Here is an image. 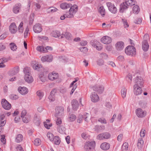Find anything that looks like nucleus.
Instances as JSON below:
<instances>
[{
  "label": "nucleus",
  "instance_id": "f257e3e1",
  "mask_svg": "<svg viewBox=\"0 0 151 151\" xmlns=\"http://www.w3.org/2000/svg\"><path fill=\"white\" fill-rule=\"evenodd\" d=\"M60 6L63 9H67L70 8L69 10V14H65L66 17L67 18H72L74 14L78 10V6L76 4L72 6L71 4L63 3L60 4Z\"/></svg>",
  "mask_w": 151,
  "mask_h": 151
},
{
  "label": "nucleus",
  "instance_id": "f03ea898",
  "mask_svg": "<svg viewBox=\"0 0 151 151\" xmlns=\"http://www.w3.org/2000/svg\"><path fill=\"white\" fill-rule=\"evenodd\" d=\"M23 71L25 74L24 79L25 81L29 83L32 82L33 79L31 75L29 68L26 67L24 68Z\"/></svg>",
  "mask_w": 151,
  "mask_h": 151
},
{
  "label": "nucleus",
  "instance_id": "7ed1b4c3",
  "mask_svg": "<svg viewBox=\"0 0 151 151\" xmlns=\"http://www.w3.org/2000/svg\"><path fill=\"white\" fill-rule=\"evenodd\" d=\"M95 142L94 141L87 142L84 146L85 151H91L93 150L95 147Z\"/></svg>",
  "mask_w": 151,
  "mask_h": 151
},
{
  "label": "nucleus",
  "instance_id": "20e7f679",
  "mask_svg": "<svg viewBox=\"0 0 151 151\" xmlns=\"http://www.w3.org/2000/svg\"><path fill=\"white\" fill-rule=\"evenodd\" d=\"M125 53L128 55L133 56L135 55L136 54L135 48L132 46H129L125 49Z\"/></svg>",
  "mask_w": 151,
  "mask_h": 151
},
{
  "label": "nucleus",
  "instance_id": "39448f33",
  "mask_svg": "<svg viewBox=\"0 0 151 151\" xmlns=\"http://www.w3.org/2000/svg\"><path fill=\"white\" fill-rule=\"evenodd\" d=\"M106 5L109 10L112 13L115 14L117 13V9L114 4L109 2L106 3Z\"/></svg>",
  "mask_w": 151,
  "mask_h": 151
},
{
  "label": "nucleus",
  "instance_id": "423d86ee",
  "mask_svg": "<svg viewBox=\"0 0 151 151\" xmlns=\"http://www.w3.org/2000/svg\"><path fill=\"white\" fill-rule=\"evenodd\" d=\"M135 82L136 84L134 86V87L137 88L138 86H142L144 83L143 78L140 76H138L136 78Z\"/></svg>",
  "mask_w": 151,
  "mask_h": 151
},
{
  "label": "nucleus",
  "instance_id": "0eeeda50",
  "mask_svg": "<svg viewBox=\"0 0 151 151\" xmlns=\"http://www.w3.org/2000/svg\"><path fill=\"white\" fill-rule=\"evenodd\" d=\"M1 104L2 107L6 110H9L11 107V104L5 99H2Z\"/></svg>",
  "mask_w": 151,
  "mask_h": 151
},
{
  "label": "nucleus",
  "instance_id": "6e6552de",
  "mask_svg": "<svg viewBox=\"0 0 151 151\" xmlns=\"http://www.w3.org/2000/svg\"><path fill=\"white\" fill-rule=\"evenodd\" d=\"M55 116H62L64 113V108L61 106H57L55 109Z\"/></svg>",
  "mask_w": 151,
  "mask_h": 151
},
{
  "label": "nucleus",
  "instance_id": "1a4fd4ad",
  "mask_svg": "<svg viewBox=\"0 0 151 151\" xmlns=\"http://www.w3.org/2000/svg\"><path fill=\"white\" fill-rule=\"evenodd\" d=\"M37 50L38 51L45 53L47 52L48 50H52V47L50 46H47L46 47H44L43 46H38L37 47Z\"/></svg>",
  "mask_w": 151,
  "mask_h": 151
},
{
  "label": "nucleus",
  "instance_id": "9d476101",
  "mask_svg": "<svg viewBox=\"0 0 151 151\" xmlns=\"http://www.w3.org/2000/svg\"><path fill=\"white\" fill-rule=\"evenodd\" d=\"M91 45L98 50H101L102 48V46L100 43L96 40L92 41L90 42Z\"/></svg>",
  "mask_w": 151,
  "mask_h": 151
},
{
  "label": "nucleus",
  "instance_id": "9b49d317",
  "mask_svg": "<svg viewBox=\"0 0 151 151\" xmlns=\"http://www.w3.org/2000/svg\"><path fill=\"white\" fill-rule=\"evenodd\" d=\"M137 115L139 117L142 118L144 117L146 115L145 111H143L141 108H138L136 110Z\"/></svg>",
  "mask_w": 151,
  "mask_h": 151
},
{
  "label": "nucleus",
  "instance_id": "f8f14e48",
  "mask_svg": "<svg viewBox=\"0 0 151 151\" xmlns=\"http://www.w3.org/2000/svg\"><path fill=\"white\" fill-rule=\"evenodd\" d=\"M110 137V134L106 132L99 134L97 136V138L101 140L109 139Z\"/></svg>",
  "mask_w": 151,
  "mask_h": 151
},
{
  "label": "nucleus",
  "instance_id": "ddd939ff",
  "mask_svg": "<svg viewBox=\"0 0 151 151\" xmlns=\"http://www.w3.org/2000/svg\"><path fill=\"white\" fill-rule=\"evenodd\" d=\"M34 32L37 33H39L42 31V29L41 24L38 23L36 24L33 27Z\"/></svg>",
  "mask_w": 151,
  "mask_h": 151
},
{
  "label": "nucleus",
  "instance_id": "4468645a",
  "mask_svg": "<svg viewBox=\"0 0 151 151\" xmlns=\"http://www.w3.org/2000/svg\"><path fill=\"white\" fill-rule=\"evenodd\" d=\"M101 41L104 44H109L111 42V39L108 36H104L101 39Z\"/></svg>",
  "mask_w": 151,
  "mask_h": 151
},
{
  "label": "nucleus",
  "instance_id": "2eb2a0df",
  "mask_svg": "<svg viewBox=\"0 0 151 151\" xmlns=\"http://www.w3.org/2000/svg\"><path fill=\"white\" fill-rule=\"evenodd\" d=\"M93 90L98 92L99 93H102L104 89V87L102 86H95L93 87Z\"/></svg>",
  "mask_w": 151,
  "mask_h": 151
},
{
  "label": "nucleus",
  "instance_id": "dca6fc26",
  "mask_svg": "<svg viewBox=\"0 0 151 151\" xmlns=\"http://www.w3.org/2000/svg\"><path fill=\"white\" fill-rule=\"evenodd\" d=\"M19 92L22 95H25L27 94L28 92V89L26 87L19 86L18 88Z\"/></svg>",
  "mask_w": 151,
  "mask_h": 151
},
{
  "label": "nucleus",
  "instance_id": "f3484780",
  "mask_svg": "<svg viewBox=\"0 0 151 151\" xmlns=\"http://www.w3.org/2000/svg\"><path fill=\"white\" fill-rule=\"evenodd\" d=\"M142 47L145 52L147 51L149 48V45L147 40H143L142 42Z\"/></svg>",
  "mask_w": 151,
  "mask_h": 151
},
{
  "label": "nucleus",
  "instance_id": "a211bd4d",
  "mask_svg": "<svg viewBox=\"0 0 151 151\" xmlns=\"http://www.w3.org/2000/svg\"><path fill=\"white\" fill-rule=\"evenodd\" d=\"M10 31L12 33H15L17 30V28L14 23L11 24L9 27Z\"/></svg>",
  "mask_w": 151,
  "mask_h": 151
},
{
  "label": "nucleus",
  "instance_id": "6ab92c4d",
  "mask_svg": "<svg viewBox=\"0 0 151 151\" xmlns=\"http://www.w3.org/2000/svg\"><path fill=\"white\" fill-rule=\"evenodd\" d=\"M116 47L118 50H121L123 49L124 46V43L122 41H119L117 42L115 45Z\"/></svg>",
  "mask_w": 151,
  "mask_h": 151
},
{
  "label": "nucleus",
  "instance_id": "aec40b11",
  "mask_svg": "<svg viewBox=\"0 0 151 151\" xmlns=\"http://www.w3.org/2000/svg\"><path fill=\"white\" fill-rule=\"evenodd\" d=\"M71 103L73 109L74 111H76L79 106L78 101L76 99H73Z\"/></svg>",
  "mask_w": 151,
  "mask_h": 151
},
{
  "label": "nucleus",
  "instance_id": "412c9836",
  "mask_svg": "<svg viewBox=\"0 0 151 151\" xmlns=\"http://www.w3.org/2000/svg\"><path fill=\"white\" fill-rule=\"evenodd\" d=\"M91 101L94 102L97 101L99 99L98 96L96 93L95 92L92 93L91 95Z\"/></svg>",
  "mask_w": 151,
  "mask_h": 151
},
{
  "label": "nucleus",
  "instance_id": "4be33fe9",
  "mask_svg": "<svg viewBox=\"0 0 151 151\" xmlns=\"http://www.w3.org/2000/svg\"><path fill=\"white\" fill-rule=\"evenodd\" d=\"M19 71V68L18 67L14 68L9 72V74L10 76H13L17 74Z\"/></svg>",
  "mask_w": 151,
  "mask_h": 151
},
{
  "label": "nucleus",
  "instance_id": "5701e85b",
  "mask_svg": "<svg viewBox=\"0 0 151 151\" xmlns=\"http://www.w3.org/2000/svg\"><path fill=\"white\" fill-rule=\"evenodd\" d=\"M21 7V4L20 3L16 4L13 8V12L17 14L19 12V10Z\"/></svg>",
  "mask_w": 151,
  "mask_h": 151
},
{
  "label": "nucleus",
  "instance_id": "b1692460",
  "mask_svg": "<svg viewBox=\"0 0 151 151\" xmlns=\"http://www.w3.org/2000/svg\"><path fill=\"white\" fill-rule=\"evenodd\" d=\"M40 118L37 114H35L34 116L33 122L37 126H39L40 124Z\"/></svg>",
  "mask_w": 151,
  "mask_h": 151
},
{
  "label": "nucleus",
  "instance_id": "393cba45",
  "mask_svg": "<svg viewBox=\"0 0 151 151\" xmlns=\"http://www.w3.org/2000/svg\"><path fill=\"white\" fill-rule=\"evenodd\" d=\"M65 37V38L68 40H70L71 39V35L68 32H66L63 33L61 36L60 38H62Z\"/></svg>",
  "mask_w": 151,
  "mask_h": 151
},
{
  "label": "nucleus",
  "instance_id": "a878e982",
  "mask_svg": "<svg viewBox=\"0 0 151 151\" xmlns=\"http://www.w3.org/2000/svg\"><path fill=\"white\" fill-rule=\"evenodd\" d=\"M100 147L102 149L104 150H107L109 148L110 145L109 143L105 142L101 145Z\"/></svg>",
  "mask_w": 151,
  "mask_h": 151
},
{
  "label": "nucleus",
  "instance_id": "bb28decb",
  "mask_svg": "<svg viewBox=\"0 0 151 151\" xmlns=\"http://www.w3.org/2000/svg\"><path fill=\"white\" fill-rule=\"evenodd\" d=\"M120 6L119 11L120 12L122 13L124 11L128 8V6L126 4L125 2L122 3L120 5Z\"/></svg>",
  "mask_w": 151,
  "mask_h": 151
},
{
  "label": "nucleus",
  "instance_id": "cd10ccee",
  "mask_svg": "<svg viewBox=\"0 0 151 151\" xmlns=\"http://www.w3.org/2000/svg\"><path fill=\"white\" fill-rule=\"evenodd\" d=\"M58 74L54 73L52 74H49L48 76V78L51 80L53 81L58 78Z\"/></svg>",
  "mask_w": 151,
  "mask_h": 151
},
{
  "label": "nucleus",
  "instance_id": "c85d7f7f",
  "mask_svg": "<svg viewBox=\"0 0 151 151\" xmlns=\"http://www.w3.org/2000/svg\"><path fill=\"white\" fill-rule=\"evenodd\" d=\"M134 93L138 95L142 93V90L141 88L139 86H138L137 88L134 87Z\"/></svg>",
  "mask_w": 151,
  "mask_h": 151
},
{
  "label": "nucleus",
  "instance_id": "c756f323",
  "mask_svg": "<svg viewBox=\"0 0 151 151\" xmlns=\"http://www.w3.org/2000/svg\"><path fill=\"white\" fill-rule=\"evenodd\" d=\"M57 128L58 132L61 134H63L65 130V127L63 125L58 126Z\"/></svg>",
  "mask_w": 151,
  "mask_h": 151
},
{
  "label": "nucleus",
  "instance_id": "7c9ffc66",
  "mask_svg": "<svg viewBox=\"0 0 151 151\" xmlns=\"http://www.w3.org/2000/svg\"><path fill=\"white\" fill-rule=\"evenodd\" d=\"M53 140L52 141H53L54 143L56 145H59L60 142V139L58 136L54 137Z\"/></svg>",
  "mask_w": 151,
  "mask_h": 151
},
{
  "label": "nucleus",
  "instance_id": "2f4dec72",
  "mask_svg": "<svg viewBox=\"0 0 151 151\" xmlns=\"http://www.w3.org/2000/svg\"><path fill=\"white\" fill-rule=\"evenodd\" d=\"M88 115V114L86 113H85L83 115H80L79 116L78 118L79 119H80L81 120H82L83 119H84L86 121H88V116H87V115Z\"/></svg>",
  "mask_w": 151,
  "mask_h": 151
},
{
  "label": "nucleus",
  "instance_id": "473e14b6",
  "mask_svg": "<svg viewBox=\"0 0 151 151\" xmlns=\"http://www.w3.org/2000/svg\"><path fill=\"white\" fill-rule=\"evenodd\" d=\"M23 139V136L22 134H18L16 138L15 141L17 143L21 142Z\"/></svg>",
  "mask_w": 151,
  "mask_h": 151
},
{
  "label": "nucleus",
  "instance_id": "72a5a7b5",
  "mask_svg": "<svg viewBox=\"0 0 151 151\" xmlns=\"http://www.w3.org/2000/svg\"><path fill=\"white\" fill-rule=\"evenodd\" d=\"M52 35L55 37H58L60 36V32L58 31H53L52 33Z\"/></svg>",
  "mask_w": 151,
  "mask_h": 151
},
{
  "label": "nucleus",
  "instance_id": "f704fd0d",
  "mask_svg": "<svg viewBox=\"0 0 151 151\" xmlns=\"http://www.w3.org/2000/svg\"><path fill=\"white\" fill-rule=\"evenodd\" d=\"M143 144V141L142 138H139L137 142V146L138 148L140 149L142 148Z\"/></svg>",
  "mask_w": 151,
  "mask_h": 151
},
{
  "label": "nucleus",
  "instance_id": "c9c22d12",
  "mask_svg": "<svg viewBox=\"0 0 151 151\" xmlns=\"http://www.w3.org/2000/svg\"><path fill=\"white\" fill-rule=\"evenodd\" d=\"M126 4L128 6H131L135 4V2L133 0H125Z\"/></svg>",
  "mask_w": 151,
  "mask_h": 151
},
{
  "label": "nucleus",
  "instance_id": "e433bc0d",
  "mask_svg": "<svg viewBox=\"0 0 151 151\" xmlns=\"http://www.w3.org/2000/svg\"><path fill=\"white\" fill-rule=\"evenodd\" d=\"M57 9L54 7H51L47 9V13H53L56 12Z\"/></svg>",
  "mask_w": 151,
  "mask_h": 151
},
{
  "label": "nucleus",
  "instance_id": "4c0bfd02",
  "mask_svg": "<svg viewBox=\"0 0 151 151\" xmlns=\"http://www.w3.org/2000/svg\"><path fill=\"white\" fill-rule=\"evenodd\" d=\"M104 127L103 125L99 126L98 125H96L95 126L94 129L95 131L97 132H99L102 129H104Z\"/></svg>",
  "mask_w": 151,
  "mask_h": 151
},
{
  "label": "nucleus",
  "instance_id": "58836bf2",
  "mask_svg": "<svg viewBox=\"0 0 151 151\" xmlns=\"http://www.w3.org/2000/svg\"><path fill=\"white\" fill-rule=\"evenodd\" d=\"M128 144L127 142H125L123 143L122 147V150L123 151H126L128 149Z\"/></svg>",
  "mask_w": 151,
  "mask_h": 151
},
{
  "label": "nucleus",
  "instance_id": "ea45409f",
  "mask_svg": "<svg viewBox=\"0 0 151 151\" xmlns=\"http://www.w3.org/2000/svg\"><path fill=\"white\" fill-rule=\"evenodd\" d=\"M133 12L134 13L137 14L139 11V6L137 5H135L133 8Z\"/></svg>",
  "mask_w": 151,
  "mask_h": 151
},
{
  "label": "nucleus",
  "instance_id": "a19ab883",
  "mask_svg": "<svg viewBox=\"0 0 151 151\" xmlns=\"http://www.w3.org/2000/svg\"><path fill=\"white\" fill-rule=\"evenodd\" d=\"M127 89L124 88H123L121 91V94L122 97L124 98L126 97L127 92Z\"/></svg>",
  "mask_w": 151,
  "mask_h": 151
},
{
  "label": "nucleus",
  "instance_id": "79ce46f5",
  "mask_svg": "<svg viewBox=\"0 0 151 151\" xmlns=\"http://www.w3.org/2000/svg\"><path fill=\"white\" fill-rule=\"evenodd\" d=\"M33 68L35 70H37L39 71L41 70H42V66L41 65H40L39 64H35L33 65Z\"/></svg>",
  "mask_w": 151,
  "mask_h": 151
},
{
  "label": "nucleus",
  "instance_id": "37998d69",
  "mask_svg": "<svg viewBox=\"0 0 151 151\" xmlns=\"http://www.w3.org/2000/svg\"><path fill=\"white\" fill-rule=\"evenodd\" d=\"M99 12H100L102 17L104 16L105 14V10L103 6L100 7L99 10Z\"/></svg>",
  "mask_w": 151,
  "mask_h": 151
},
{
  "label": "nucleus",
  "instance_id": "c03bdc74",
  "mask_svg": "<svg viewBox=\"0 0 151 151\" xmlns=\"http://www.w3.org/2000/svg\"><path fill=\"white\" fill-rule=\"evenodd\" d=\"M22 118L23 121L24 123H27L29 122L30 120V116H29L26 115Z\"/></svg>",
  "mask_w": 151,
  "mask_h": 151
},
{
  "label": "nucleus",
  "instance_id": "a18cd8bd",
  "mask_svg": "<svg viewBox=\"0 0 151 151\" xmlns=\"http://www.w3.org/2000/svg\"><path fill=\"white\" fill-rule=\"evenodd\" d=\"M35 14L32 13L31 14L29 18V23L30 24H32L34 19Z\"/></svg>",
  "mask_w": 151,
  "mask_h": 151
},
{
  "label": "nucleus",
  "instance_id": "49530a36",
  "mask_svg": "<svg viewBox=\"0 0 151 151\" xmlns=\"http://www.w3.org/2000/svg\"><path fill=\"white\" fill-rule=\"evenodd\" d=\"M23 23L22 22L20 23L19 26V27H18V31H19V32H20V33H22L23 32V29H24L23 28Z\"/></svg>",
  "mask_w": 151,
  "mask_h": 151
},
{
  "label": "nucleus",
  "instance_id": "de8ad7c7",
  "mask_svg": "<svg viewBox=\"0 0 151 151\" xmlns=\"http://www.w3.org/2000/svg\"><path fill=\"white\" fill-rule=\"evenodd\" d=\"M10 48L12 50L14 51L17 49V46L15 44L13 43H11L10 44Z\"/></svg>",
  "mask_w": 151,
  "mask_h": 151
},
{
  "label": "nucleus",
  "instance_id": "09e8293b",
  "mask_svg": "<svg viewBox=\"0 0 151 151\" xmlns=\"http://www.w3.org/2000/svg\"><path fill=\"white\" fill-rule=\"evenodd\" d=\"M41 140L39 138H37L34 141V144L36 146H39L41 144Z\"/></svg>",
  "mask_w": 151,
  "mask_h": 151
},
{
  "label": "nucleus",
  "instance_id": "8fccbe9b",
  "mask_svg": "<svg viewBox=\"0 0 151 151\" xmlns=\"http://www.w3.org/2000/svg\"><path fill=\"white\" fill-rule=\"evenodd\" d=\"M47 137L49 139L50 141L53 140V139L54 138L53 134L51 133H48L47 134Z\"/></svg>",
  "mask_w": 151,
  "mask_h": 151
},
{
  "label": "nucleus",
  "instance_id": "3c124183",
  "mask_svg": "<svg viewBox=\"0 0 151 151\" xmlns=\"http://www.w3.org/2000/svg\"><path fill=\"white\" fill-rule=\"evenodd\" d=\"M36 94L37 96L39 97V100H40L43 97V93L39 91L37 92Z\"/></svg>",
  "mask_w": 151,
  "mask_h": 151
},
{
  "label": "nucleus",
  "instance_id": "603ef678",
  "mask_svg": "<svg viewBox=\"0 0 151 151\" xmlns=\"http://www.w3.org/2000/svg\"><path fill=\"white\" fill-rule=\"evenodd\" d=\"M122 20L123 22V24H124V27L125 28L128 27H129V25L127 22V20L126 19H122Z\"/></svg>",
  "mask_w": 151,
  "mask_h": 151
},
{
  "label": "nucleus",
  "instance_id": "864d4df0",
  "mask_svg": "<svg viewBox=\"0 0 151 151\" xmlns=\"http://www.w3.org/2000/svg\"><path fill=\"white\" fill-rule=\"evenodd\" d=\"M44 124L45 127L48 129H50V127L52 126V124H48L46 122H44Z\"/></svg>",
  "mask_w": 151,
  "mask_h": 151
},
{
  "label": "nucleus",
  "instance_id": "5fc2aeb1",
  "mask_svg": "<svg viewBox=\"0 0 151 151\" xmlns=\"http://www.w3.org/2000/svg\"><path fill=\"white\" fill-rule=\"evenodd\" d=\"M70 121H73L76 119V116L74 114H72L70 115L69 116Z\"/></svg>",
  "mask_w": 151,
  "mask_h": 151
},
{
  "label": "nucleus",
  "instance_id": "6e6d98bb",
  "mask_svg": "<svg viewBox=\"0 0 151 151\" xmlns=\"http://www.w3.org/2000/svg\"><path fill=\"white\" fill-rule=\"evenodd\" d=\"M57 117V119L56 122V124L58 126H60L62 122L61 119L59 117Z\"/></svg>",
  "mask_w": 151,
  "mask_h": 151
},
{
  "label": "nucleus",
  "instance_id": "4d7b16f0",
  "mask_svg": "<svg viewBox=\"0 0 151 151\" xmlns=\"http://www.w3.org/2000/svg\"><path fill=\"white\" fill-rule=\"evenodd\" d=\"M9 96L10 98L12 99L15 100L18 98V96L17 95L14 94H11Z\"/></svg>",
  "mask_w": 151,
  "mask_h": 151
},
{
  "label": "nucleus",
  "instance_id": "13d9d810",
  "mask_svg": "<svg viewBox=\"0 0 151 151\" xmlns=\"http://www.w3.org/2000/svg\"><path fill=\"white\" fill-rule=\"evenodd\" d=\"M47 61L48 62H51L52 61L53 59V56L51 55H47Z\"/></svg>",
  "mask_w": 151,
  "mask_h": 151
},
{
  "label": "nucleus",
  "instance_id": "bf43d9fd",
  "mask_svg": "<svg viewBox=\"0 0 151 151\" xmlns=\"http://www.w3.org/2000/svg\"><path fill=\"white\" fill-rule=\"evenodd\" d=\"M80 50L81 52H83L84 53H86L87 52L88 49L87 47H81Z\"/></svg>",
  "mask_w": 151,
  "mask_h": 151
},
{
  "label": "nucleus",
  "instance_id": "052dcab7",
  "mask_svg": "<svg viewBox=\"0 0 151 151\" xmlns=\"http://www.w3.org/2000/svg\"><path fill=\"white\" fill-rule=\"evenodd\" d=\"M97 64L99 65H102L104 64V62L101 59H98L97 61Z\"/></svg>",
  "mask_w": 151,
  "mask_h": 151
},
{
  "label": "nucleus",
  "instance_id": "680f3d73",
  "mask_svg": "<svg viewBox=\"0 0 151 151\" xmlns=\"http://www.w3.org/2000/svg\"><path fill=\"white\" fill-rule=\"evenodd\" d=\"M142 22V20L141 18H137L134 21V22L137 24H140Z\"/></svg>",
  "mask_w": 151,
  "mask_h": 151
},
{
  "label": "nucleus",
  "instance_id": "e2e57ef3",
  "mask_svg": "<svg viewBox=\"0 0 151 151\" xmlns=\"http://www.w3.org/2000/svg\"><path fill=\"white\" fill-rule=\"evenodd\" d=\"M127 80L129 81L130 82L132 81V75L130 73H129L126 77Z\"/></svg>",
  "mask_w": 151,
  "mask_h": 151
},
{
  "label": "nucleus",
  "instance_id": "0e129e2a",
  "mask_svg": "<svg viewBox=\"0 0 151 151\" xmlns=\"http://www.w3.org/2000/svg\"><path fill=\"white\" fill-rule=\"evenodd\" d=\"M48 98L51 101H54L55 100V96L50 94Z\"/></svg>",
  "mask_w": 151,
  "mask_h": 151
},
{
  "label": "nucleus",
  "instance_id": "69168bd1",
  "mask_svg": "<svg viewBox=\"0 0 151 151\" xmlns=\"http://www.w3.org/2000/svg\"><path fill=\"white\" fill-rule=\"evenodd\" d=\"M145 130L142 129L140 132V136L142 137H144L145 136Z\"/></svg>",
  "mask_w": 151,
  "mask_h": 151
},
{
  "label": "nucleus",
  "instance_id": "338daca9",
  "mask_svg": "<svg viewBox=\"0 0 151 151\" xmlns=\"http://www.w3.org/2000/svg\"><path fill=\"white\" fill-rule=\"evenodd\" d=\"M82 137L85 139H86L87 138V134L86 132H83L81 134Z\"/></svg>",
  "mask_w": 151,
  "mask_h": 151
},
{
  "label": "nucleus",
  "instance_id": "774afa93",
  "mask_svg": "<svg viewBox=\"0 0 151 151\" xmlns=\"http://www.w3.org/2000/svg\"><path fill=\"white\" fill-rule=\"evenodd\" d=\"M99 121L103 124H106L107 123L105 119L104 118H99Z\"/></svg>",
  "mask_w": 151,
  "mask_h": 151
}]
</instances>
